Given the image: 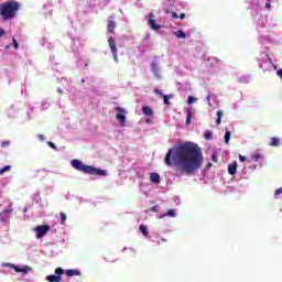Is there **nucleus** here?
<instances>
[{
  "instance_id": "nucleus-1",
  "label": "nucleus",
  "mask_w": 282,
  "mask_h": 282,
  "mask_svg": "<svg viewBox=\"0 0 282 282\" xmlns=\"http://www.w3.org/2000/svg\"><path fill=\"white\" fill-rule=\"evenodd\" d=\"M166 166L176 169V175H193L204 164V153L198 144L186 141L170 149L165 155Z\"/></svg>"
},
{
  "instance_id": "nucleus-2",
  "label": "nucleus",
  "mask_w": 282,
  "mask_h": 282,
  "mask_svg": "<svg viewBox=\"0 0 282 282\" xmlns=\"http://www.w3.org/2000/svg\"><path fill=\"white\" fill-rule=\"evenodd\" d=\"M21 10V3L15 0H10L0 4V17L2 21H10L17 18V14Z\"/></svg>"
},
{
  "instance_id": "nucleus-3",
  "label": "nucleus",
  "mask_w": 282,
  "mask_h": 282,
  "mask_svg": "<svg viewBox=\"0 0 282 282\" xmlns=\"http://www.w3.org/2000/svg\"><path fill=\"white\" fill-rule=\"evenodd\" d=\"M70 165L73 169H75V171H79V173H85L86 175H99V177H106L107 175V171L94 167L91 165H86L83 163V161L77 159L73 160Z\"/></svg>"
},
{
  "instance_id": "nucleus-4",
  "label": "nucleus",
  "mask_w": 282,
  "mask_h": 282,
  "mask_svg": "<svg viewBox=\"0 0 282 282\" xmlns=\"http://www.w3.org/2000/svg\"><path fill=\"white\" fill-rule=\"evenodd\" d=\"M108 45L110 47V52L112 53L115 63H118V46L113 36L108 37Z\"/></svg>"
},
{
  "instance_id": "nucleus-5",
  "label": "nucleus",
  "mask_w": 282,
  "mask_h": 282,
  "mask_svg": "<svg viewBox=\"0 0 282 282\" xmlns=\"http://www.w3.org/2000/svg\"><path fill=\"white\" fill-rule=\"evenodd\" d=\"M65 274V270H63V268H56L55 269V275H47L46 276V281L48 282H61L62 278L61 275Z\"/></svg>"
},
{
  "instance_id": "nucleus-6",
  "label": "nucleus",
  "mask_w": 282,
  "mask_h": 282,
  "mask_svg": "<svg viewBox=\"0 0 282 282\" xmlns=\"http://www.w3.org/2000/svg\"><path fill=\"white\" fill-rule=\"evenodd\" d=\"M36 232V238L42 239V237H45L47 232H50V225H40L34 228Z\"/></svg>"
},
{
  "instance_id": "nucleus-7",
  "label": "nucleus",
  "mask_w": 282,
  "mask_h": 282,
  "mask_svg": "<svg viewBox=\"0 0 282 282\" xmlns=\"http://www.w3.org/2000/svg\"><path fill=\"white\" fill-rule=\"evenodd\" d=\"M116 111H117L116 118L118 122H120L121 127H124V122H127V116H124V113H127V110H124V108L122 107H117Z\"/></svg>"
},
{
  "instance_id": "nucleus-8",
  "label": "nucleus",
  "mask_w": 282,
  "mask_h": 282,
  "mask_svg": "<svg viewBox=\"0 0 282 282\" xmlns=\"http://www.w3.org/2000/svg\"><path fill=\"white\" fill-rule=\"evenodd\" d=\"M116 28H118V24L116 23V21H113V15H110L107 22L108 33L116 34Z\"/></svg>"
},
{
  "instance_id": "nucleus-9",
  "label": "nucleus",
  "mask_w": 282,
  "mask_h": 282,
  "mask_svg": "<svg viewBox=\"0 0 282 282\" xmlns=\"http://www.w3.org/2000/svg\"><path fill=\"white\" fill-rule=\"evenodd\" d=\"M148 24L152 30H160V28H162V25L155 23V14L153 13L149 14Z\"/></svg>"
},
{
  "instance_id": "nucleus-10",
  "label": "nucleus",
  "mask_w": 282,
  "mask_h": 282,
  "mask_svg": "<svg viewBox=\"0 0 282 282\" xmlns=\"http://www.w3.org/2000/svg\"><path fill=\"white\" fill-rule=\"evenodd\" d=\"M150 182H152V184H160V182H161L160 174L152 172L150 174Z\"/></svg>"
},
{
  "instance_id": "nucleus-11",
  "label": "nucleus",
  "mask_w": 282,
  "mask_h": 282,
  "mask_svg": "<svg viewBox=\"0 0 282 282\" xmlns=\"http://www.w3.org/2000/svg\"><path fill=\"white\" fill-rule=\"evenodd\" d=\"M228 173L229 175H236L237 174V161L232 162L228 165Z\"/></svg>"
},
{
  "instance_id": "nucleus-12",
  "label": "nucleus",
  "mask_w": 282,
  "mask_h": 282,
  "mask_svg": "<svg viewBox=\"0 0 282 282\" xmlns=\"http://www.w3.org/2000/svg\"><path fill=\"white\" fill-rule=\"evenodd\" d=\"M269 147H281V139H279L276 137H272L270 139Z\"/></svg>"
},
{
  "instance_id": "nucleus-13",
  "label": "nucleus",
  "mask_w": 282,
  "mask_h": 282,
  "mask_svg": "<svg viewBox=\"0 0 282 282\" xmlns=\"http://www.w3.org/2000/svg\"><path fill=\"white\" fill-rule=\"evenodd\" d=\"M66 276H80V271L75 269L66 270Z\"/></svg>"
},
{
  "instance_id": "nucleus-14",
  "label": "nucleus",
  "mask_w": 282,
  "mask_h": 282,
  "mask_svg": "<svg viewBox=\"0 0 282 282\" xmlns=\"http://www.w3.org/2000/svg\"><path fill=\"white\" fill-rule=\"evenodd\" d=\"M152 73L154 76H156V78H160V66L158 63H152Z\"/></svg>"
},
{
  "instance_id": "nucleus-15",
  "label": "nucleus",
  "mask_w": 282,
  "mask_h": 282,
  "mask_svg": "<svg viewBox=\"0 0 282 282\" xmlns=\"http://www.w3.org/2000/svg\"><path fill=\"white\" fill-rule=\"evenodd\" d=\"M142 111L147 117L153 116V109L149 106H143Z\"/></svg>"
},
{
  "instance_id": "nucleus-16",
  "label": "nucleus",
  "mask_w": 282,
  "mask_h": 282,
  "mask_svg": "<svg viewBox=\"0 0 282 282\" xmlns=\"http://www.w3.org/2000/svg\"><path fill=\"white\" fill-rule=\"evenodd\" d=\"M3 268H12L15 272H23V269L19 268L17 264L4 263Z\"/></svg>"
},
{
  "instance_id": "nucleus-17",
  "label": "nucleus",
  "mask_w": 282,
  "mask_h": 282,
  "mask_svg": "<svg viewBox=\"0 0 282 282\" xmlns=\"http://www.w3.org/2000/svg\"><path fill=\"white\" fill-rule=\"evenodd\" d=\"M174 36L176 39H186V33H184V31H182V30H178V31L174 32Z\"/></svg>"
},
{
  "instance_id": "nucleus-18",
  "label": "nucleus",
  "mask_w": 282,
  "mask_h": 282,
  "mask_svg": "<svg viewBox=\"0 0 282 282\" xmlns=\"http://www.w3.org/2000/svg\"><path fill=\"white\" fill-rule=\"evenodd\" d=\"M139 230L144 237H149V229H147V226L140 225Z\"/></svg>"
},
{
  "instance_id": "nucleus-19",
  "label": "nucleus",
  "mask_w": 282,
  "mask_h": 282,
  "mask_svg": "<svg viewBox=\"0 0 282 282\" xmlns=\"http://www.w3.org/2000/svg\"><path fill=\"white\" fill-rule=\"evenodd\" d=\"M221 118H224V111L218 110L217 111L216 124H221Z\"/></svg>"
},
{
  "instance_id": "nucleus-20",
  "label": "nucleus",
  "mask_w": 282,
  "mask_h": 282,
  "mask_svg": "<svg viewBox=\"0 0 282 282\" xmlns=\"http://www.w3.org/2000/svg\"><path fill=\"white\" fill-rule=\"evenodd\" d=\"M191 116H193V109L188 108L187 109V118H186V121H185L186 126L191 124Z\"/></svg>"
},
{
  "instance_id": "nucleus-21",
  "label": "nucleus",
  "mask_w": 282,
  "mask_h": 282,
  "mask_svg": "<svg viewBox=\"0 0 282 282\" xmlns=\"http://www.w3.org/2000/svg\"><path fill=\"white\" fill-rule=\"evenodd\" d=\"M164 105H171V98H173V95H165L162 97Z\"/></svg>"
},
{
  "instance_id": "nucleus-22",
  "label": "nucleus",
  "mask_w": 282,
  "mask_h": 282,
  "mask_svg": "<svg viewBox=\"0 0 282 282\" xmlns=\"http://www.w3.org/2000/svg\"><path fill=\"white\" fill-rule=\"evenodd\" d=\"M204 138L205 140H213V132L210 130L205 131Z\"/></svg>"
},
{
  "instance_id": "nucleus-23",
  "label": "nucleus",
  "mask_w": 282,
  "mask_h": 282,
  "mask_svg": "<svg viewBox=\"0 0 282 282\" xmlns=\"http://www.w3.org/2000/svg\"><path fill=\"white\" fill-rule=\"evenodd\" d=\"M166 215H167L169 217H175V210L169 209L165 215L161 216V219H164V217H166Z\"/></svg>"
},
{
  "instance_id": "nucleus-24",
  "label": "nucleus",
  "mask_w": 282,
  "mask_h": 282,
  "mask_svg": "<svg viewBox=\"0 0 282 282\" xmlns=\"http://www.w3.org/2000/svg\"><path fill=\"white\" fill-rule=\"evenodd\" d=\"M61 225L65 226V221H67V215L65 213H61Z\"/></svg>"
},
{
  "instance_id": "nucleus-25",
  "label": "nucleus",
  "mask_w": 282,
  "mask_h": 282,
  "mask_svg": "<svg viewBox=\"0 0 282 282\" xmlns=\"http://www.w3.org/2000/svg\"><path fill=\"white\" fill-rule=\"evenodd\" d=\"M213 98H215V94L208 93V95H207V102H208L209 107H213V104H210V100H213Z\"/></svg>"
},
{
  "instance_id": "nucleus-26",
  "label": "nucleus",
  "mask_w": 282,
  "mask_h": 282,
  "mask_svg": "<svg viewBox=\"0 0 282 282\" xmlns=\"http://www.w3.org/2000/svg\"><path fill=\"white\" fill-rule=\"evenodd\" d=\"M10 169H12V166H10V165H7V166L0 169V175H3V173L10 171Z\"/></svg>"
},
{
  "instance_id": "nucleus-27",
  "label": "nucleus",
  "mask_w": 282,
  "mask_h": 282,
  "mask_svg": "<svg viewBox=\"0 0 282 282\" xmlns=\"http://www.w3.org/2000/svg\"><path fill=\"white\" fill-rule=\"evenodd\" d=\"M225 143L229 144L230 143V131H227L225 133Z\"/></svg>"
},
{
  "instance_id": "nucleus-28",
  "label": "nucleus",
  "mask_w": 282,
  "mask_h": 282,
  "mask_svg": "<svg viewBox=\"0 0 282 282\" xmlns=\"http://www.w3.org/2000/svg\"><path fill=\"white\" fill-rule=\"evenodd\" d=\"M10 213H12V210H10V209H4V210L2 212V214H0V219L3 221V215H10Z\"/></svg>"
},
{
  "instance_id": "nucleus-29",
  "label": "nucleus",
  "mask_w": 282,
  "mask_h": 282,
  "mask_svg": "<svg viewBox=\"0 0 282 282\" xmlns=\"http://www.w3.org/2000/svg\"><path fill=\"white\" fill-rule=\"evenodd\" d=\"M260 159H261V153L256 152V153L253 154V160H254V162H259Z\"/></svg>"
},
{
  "instance_id": "nucleus-30",
  "label": "nucleus",
  "mask_w": 282,
  "mask_h": 282,
  "mask_svg": "<svg viewBox=\"0 0 282 282\" xmlns=\"http://www.w3.org/2000/svg\"><path fill=\"white\" fill-rule=\"evenodd\" d=\"M152 213H160V205H154L153 207H151L150 209Z\"/></svg>"
},
{
  "instance_id": "nucleus-31",
  "label": "nucleus",
  "mask_w": 282,
  "mask_h": 282,
  "mask_svg": "<svg viewBox=\"0 0 282 282\" xmlns=\"http://www.w3.org/2000/svg\"><path fill=\"white\" fill-rule=\"evenodd\" d=\"M154 94H156V96H160L161 98H164L165 95H163L162 90L155 88L154 89Z\"/></svg>"
},
{
  "instance_id": "nucleus-32",
  "label": "nucleus",
  "mask_w": 282,
  "mask_h": 282,
  "mask_svg": "<svg viewBox=\"0 0 282 282\" xmlns=\"http://www.w3.org/2000/svg\"><path fill=\"white\" fill-rule=\"evenodd\" d=\"M13 47L14 50H19V42H17V39H12Z\"/></svg>"
},
{
  "instance_id": "nucleus-33",
  "label": "nucleus",
  "mask_w": 282,
  "mask_h": 282,
  "mask_svg": "<svg viewBox=\"0 0 282 282\" xmlns=\"http://www.w3.org/2000/svg\"><path fill=\"white\" fill-rule=\"evenodd\" d=\"M187 102L188 105H193V102H195V98L189 96Z\"/></svg>"
},
{
  "instance_id": "nucleus-34",
  "label": "nucleus",
  "mask_w": 282,
  "mask_h": 282,
  "mask_svg": "<svg viewBox=\"0 0 282 282\" xmlns=\"http://www.w3.org/2000/svg\"><path fill=\"white\" fill-rule=\"evenodd\" d=\"M47 144L51 147V149H56V144L52 141H48Z\"/></svg>"
},
{
  "instance_id": "nucleus-35",
  "label": "nucleus",
  "mask_w": 282,
  "mask_h": 282,
  "mask_svg": "<svg viewBox=\"0 0 282 282\" xmlns=\"http://www.w3.org/2000/svg\"><path fill=\"white\" fill-rule=\"evenodd\" d=\"M37 138H39V140H41V142H45V135L39 134Z\"/></svg>"
},
{
  "instance_id": "nucleus-36",
  "label": "nucleus",
  "mask_w": 282,
  "mask_h": 282,
  "mask_svg": "<svg viewBox=\"0 0 282 282\" xmlns=\"http://www.w3.org/2000/svg\"><path fill=\"white\" fill-rule=\"evenodd\" d=\"M281 193H282V187L275 189L274 195H281Z\"/></svg>"
},
{
  "instance_id": "nucleus-37",
  "label": "nucleus",
  "mask_w": 282,
  "mask_h": 282,
  "mask_svg": "<svg viewBox=\"0 0 282 282\" xmlns=\"http://www.w3.org/2000/svg\"><path fill=\"white\" fill-rule=\"evenodd\" d=\"M265 9H267V10H271V9H272V4H271L270 2H267V3H265Z\"/></svg>"
},
{
  "instance_id": "nucleus-38",
  "label": "nucleus",
  "mask_w": 282,
  "mask_h": 282,
  "mask_svg": "<svg viewBox=\"0 0 282 282\" xmlns=\"http://www.w3.org/2000/svg\"><path fill=\"white\" fill-rule=\"evenodd\" d=\"M172 18L173 19H180V15L177 14V12H172Z\"/></svg>"
},
{
  "instance_id": "nucleus-39",
  "label": "nucleus",
  "mask_w": 282,
  "mask_h": 282,
  "mask_svg": "<svg viewBox=\"0 0 282 282\" xmlns=\"http://www.w3.org/2000/svg\"><path fill=\"white\" fill-rule=\"evenodd\" d=\"M1 36H6V30H3V29H0V39H1Z\"/></svg>"
},
{
  "instance_id": "nucleus-40",
  "label": "nucleus",
  "mask_w": 282,
  "mask_h": 282,
  "mask_svg": "<svg viewBox=\"0 0 282 282\" xmlns=\"http://www.w3.org/2000/svg\"><path fill=\"white\" fill-rule=\"evenodd\" d=\"M269 63H271V65H273L274 69H276V64H274V62H272V58H268Z\"/></svg>"
},
{
  "instance_id": "nucleus-41",
  "label": "nucleus",
  "mask_w": 282,
  "mask_h": 282,
  "mask_svg": "<svg viewBox=\"0 0 282 282\" xmlns=\"http://www.w3.org/2000/svg\"><path fill=\"white\" fill-rule=\"evenodd\" d=\"M239 160H240V162H246V156H243V155H239Z\"/></svg>"
},
{
  "instance_id": "nucleus-42",
  "label": "nucleus",
  "mask_w": 282,
  "mask_h": 282,
  "mask_svg": "<svg viewBox=\"0 0 282 282\" xmlns=\"http://www.w3.org/2000/svg\"><path fill=\"white\" fill-rule=\"evenodd\" d=\"M276 75H278L280 78H282V69H279V70L276 72Z\"/></svg>"
},
{
  "instance_id": "nucleus-43",
  "label": "nucleus",
  "mask_w": 282,
  "mask_h": 282,
  "mask_svg": "<svg viewBox=\"0 0 282 282\" xmlns=\"http://www.w3.org/2000/svg\"><path fill=\"white\" fill-rule=\"evenodd\" d=\"M212 160H213L214 162H217V154H213V155H212Z\"/></svg>"
},
{
  "instance_id": "nucleus-44",
  "label": "nucleus",
  "mask_w": 282,
  "mask_h": 282,
  "mask_svg": "<svg viewBox=\"0 0 282 282\" xmlns=\"http://www.w3.org/2000/svg\"><path fill=\"white\" fill-rule=\"evenodd\" d=\"M178 19H186V13H181V15L178 17Z\"/></svg>"
},
{
  "instance_id": "nucleus-45",
  "label": "nucleus",
  "mask_w": 282,
  "mask_h": 282,
  "mask_svg": "<svg viewBox=\"0 0 282 282\" xmlns=\"http://www.w3.org/2000/svg\"><path fill=\"white\" fill-rule=\"evenodd\" d=\"M6 144H7V145L10 144V142L7 141V142L2 143V147H6Z\"/></svg>"
},
{
  "instance_id": "nucleus-46",
  "label": "nucleus",
  "mask_w": 282,
  "mask_h": 282,
  "mask_svg": "<svg viewBox=\"0 0 282 282\" xmlns=\"http://www.w3.org/2000/svg\"><path fill=\"white\" fill-rule=\"evenodd\" d=\"M213 166V163L207 164V169H210Z\"/></svg>"
},
{
  "instance_id": "nucleus-47",
  "label": "nucleus",
  "mask_w": 282,
  "mask_h": 282,
  "mask_svg": "<svg viewBox=\"0 0 282 282\" xmlns=\"http://www.w3.org/2000/svg\"><path fill=\"white\" fill-rule=\"evenodd\" d=\"M10 46H11V45H7V46L4 47V50H10Z\"/></svg>"
},
{
  "instance_id": "nucleus-48",
  "label": "nucleus",
  "mask_w": 282,
  "mask_h": 282,
  "mask_svg": "<svg viewBox=\"0 0 282 282\" xmlns=\"http://www.w3.org/2000/svg\"><path fill=\"white\" fill-rule=\"evenodd\" d=\"M165 12H166V14H169V12H170V11H169V10H166Z\"/></svg>"
},
{
  "instance_id": "nucleus-49",
  "label": "nucleus",
  "mask_w": 282,
  "mask_h": 282,
  "mask_svg": "<svg viewBox=\"0 0 282 282\" xmlns=\"http://www.w3.org/2000/svg\"><path fill=\"white\" fill-rule=\"evenodd\" d=\"M268 1H272V0H268Z\"/></svg>"
}]
</instances>
